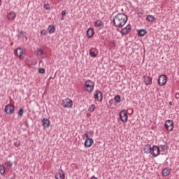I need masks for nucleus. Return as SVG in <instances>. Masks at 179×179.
I'll return each mask as SVG.
<instances>
[{
	"label": "nucleus",
	"instance_id": "nucleus-32",
	"mask_svg": "<svg viewBox=\"0 0 179 179\" xmlns=\"http://www.w3.org/2000/svg\"><path fill=\"white\" fill-rule=\"evenodd\" d=\"M43 8H44V9H45V10H50V4H48V3L44 4Z\"/></svg>",
	"mask_w": 179,
	"mask_h": 179
},
{
	"label": "nucleus",
	"instance_id": "nucleus-23",
	"mask_svg": "<svg viewBox=\"0 0 179 179\" xmlns=\"http://www.w3.org/2000/svg\"><path fill=\"white\" fill-rule=\"evenodd\" d=\"M48 29L49 30L50 34H52L53 33H55V26L54 25H49Z\"/></svg>",
	"mask_w": 179,
	"mask_h": 179
},
{
	"label": "nucleus",
	"instance_id": "nucleus-16",
	"mask_svg": "<svg viewBox=\"0 0 179 179\" xmlns=\"http://www.w3.org/2000/svg\"><path fill=\"white\" fill-rule=\"evenodd\" d=\"M93 143H94V141L93 139L85 140L84 146L85 148H90Z\"/></svg>",
	"mask_w": 179,
	"mask_h": 179
},
{
	"label": "nucleus",
	"instance_id": "nucleus-18",
	"mask_svg": "<svg viewBox=\"0 0 179 179\" xmlns=\"http://www.w3.org/2000/svg\"><path fill=\"white\" fill-rule=\"evenodd\" d=\"M161 150L162 152V155H166L167 154V149H169V146L165 144V145H159Z\"/></svg>",
	"mask_w": 179,
	"mask_h": 179
},
{
	"label": "nucleus",
	"instance_id": "nucleus-4",
	"mask_svg": "<svg viewBox=\"0 0 179 179\" xmlns=\"http://www.w3.org/2000/svg\"><path fill=\"white\" fill-rule=\"evenodd\" d=\"M165 129L171 132L174 129V122L171 120H168L164 123Z\"/></svg>",
	"mask_w": 179,
	"mask_h": 179
},
{
	"label": "nucleus",
	"instance_id": "nucleus-8",
	"mask_svg": "<svg viewBox=\"0 0 179 179\" xmlns=\"http://www.w3.org/2000/svg\"><path fill=\"white\" fill-rule=\"evenodd\" d=\"M160 154V148L157 145H153L151 150V155H152L153 157H157Z\"/></svg>",
	"mask_w": 179,
	"mask_h": 179
},
{
	"label": "nucleus",
	"instance_id": "nucleus-1",
	"mask_svg": "<svg viewBox=\"0 0 179 179\" xmlns=\"http://www.w3.org/2000/svg\"><path fill=\"white\" fill-rule=\"evenodd\" d=\"M128 22V16L125 13H120L117 14L113 19V26L118 29H122Z\"/></svg>",
	"mask_w": 179,
	"mask_h": 179
},
{
	"label": "nucleus",
	"instance_id": "nucleus-12",
	"mask_svg": "<svg viewBox=\"0 0 179 179\" xmlns=\"http://www.w3.org/2000/svg\"><path fill=\"white\" fill-rule=\"evenodd\" d=\"M55 177L56 179H65V172L62 169H59Z\"/></svg>",
	"mask_w": 179,
	"mask_h": 179
},
{
	"label": "nucleus",
	"instance_id": "nucleus-19",
	"mask_svg": "<svg viewBox=\"0 0 179 179\" xmlns=\"http://www.w3.org/2000/svg\"><path fill=\"white\" fill-rule=\"evenodd\" d=\"M15 18H16V13H15V11H11L8 15V20H15Z\"/></svg>",
	"mask_w": 179,
	"mask_h": 179
},
{
	"label": "nucleus",
	"instance_id": "nucleus-42",
	"mask_svg": "<svg viewBox=\"0 0 179 179\" xmlns=\"http://www.w3.org/2000/svg\"><path fill=\"white\" fill-rule=\"evenodd\" d=\"M169 104H170V106H171V104H172V102H169Z\"/></svg>",
	"mask_w": 179,
	"mask_h": 179
},
{
	"label": "nucleus",
	"instance_id": "nucleus-11",
	"mask_svg": "<svg viewBox=\"0 0 179 179\" xmlns=\"http://www.w3.org/2000/svg\"><path fill=\"white\" fill-rule=\"evenodd\" d=\"M143 82L145 86H150L152 85V79L149 76H143Z\"/></svg>",
	"mask_w": 179,
	"mask_h": 179
},
{
	"label": "nucleus",
	"instance_id": "nucleus-22",
	"mask_svg": "<svg viewBox=\"0 0 179 179\" xmlns=\"http://www.w3.org/2000/svg\"><path fill=\"white\" fill-rule=\"evenodd\" d=\"M146 20L147 22H149L150 23H153V22L156 21V17H155L153 15H148L146 17Z\"/></svg>",
	"mask_w": 179,
	"mask_h": 179
},
{
	"label": "nucleus",
	"instance_id": "nucleus-38",
	"mask_svg": "<svg viewBox=\"0 0 179 179\" xmlns=\"http://www.w3.org/2000/svg\"><path fill=\"white\" fill-rule=\"evenodd\" d=\"M20 37H24V31H20Z\"/></svg>",
	"mask_w": 179,
	"mask_h": 179
},
{
	"label": "nucleus",
	"instance_id": "nucleus-26",
	"mask_svg": "<svg viewBox=\"0 0 179 179\" xmlns=\"http://www.w3.org/2000/svg\"><path fill=\"white\" fill-rule=\"evenodd\" d=\"M114 100L115 103H117V104H118V103H121V96L120 95L115 96Z\"/></svg>",
	"mask_w": 179,
	"mask_h": 179
},
{
	"label": "nucleus",
	"instance_id": "nucleus-34",
	"mask_svg": "<svg viewBox=\"0 0 179 179\" xmlns=\"http://www.w3.org/2000/svg\"><path fill=\"white\" fill-rule=\"evenodd\" d=\"M14 146H15V148H19V146H20V141L15 142Z\"/></svg>",
	"mask_w": 179,
	"mask_h": 179
},
{
	"label": "nucleus",
	"instance_id": "nucleus-27",
	"mask_svg": "<svg viewBox=\"0 0 179 179\" xmlns=\"http://www.w3.org/2000/svg\"><path fill=\"white\" fill-rule=\"evenodd\" d=\"M95 108H96V106H94V104H92L91 106H90L88 108L89 113H93Z\"/></svg>",
	"mask_w": 179,
	"mask_h": 179
},
{
	"label": "nucleus",
	"instance_id": "nucleus-5",
	"mask_svg": "<svg viewBox=\"0 0 179 179\" xmlns=\"http://www.w3.org/2000/svg\"><path fill=\"white\" fill-rule=\"evenodd\" d=\"M157 83L159 86H164V85L167 83V76H166V75L159 76L157 80Z\"/></svg>",
	"mask_w": 179,
	"mask_h": 179
},
{
	"label": "nucleus",
	"instance_id": "nucleus-6",
	"mask_svg": "<svg viewBox=\"0 0 179 179\" xmlns=\"http://www.w3.org/2000/svg\"><path fill=\"white\" fill-rule=\"evenodd\" d=\"M4 111L6 114H8L10 115L11 114H13L15 113V106L12 104H8L6 106Z\"/></svg>",
	"mask_w": 179,
	"mask_h": 179
},
{
	"label": "nucleus",
	"instance_id": "nucleus-2",
	"mask_svg": "<svg viewBox=\"0 0 179 179\" xmlns=\"http://www.w3.org/2000/svg\"><path fill=\"white\" fill-rule=\"evenodd\" d=\"M84 89L86 92H88V93H92V92L94 90V82L92 81V80L85 81Z\"/></svg>",
	"mask_w": 179,
	"mask_h": 179
},
{
	"label": "nucleus",
	"instance_id": "nucleus-14",
	"mask_svg": "<svg viewBox=\"0 0 179 179\" xmlns=\"http://www.w3.org/2000/svg\"><path fill=\"white\" fill-rule=\"evenodd\" d=\"M42 124H43V127L44 128H50V125L51 124V122H50V120H48L47 118H43L42 120Z\"/></svg>",
	"mask_w": 179,
	"mask_h": 179
},
{
	"label": "nucleus",
	"instance_id": "nucleus-37",
	"mask_svg": "<svg viewBox=\"0 0 179 179\" xmlns=\"http://www.w3.org/2000/svg\"><path fill=\"white\" fill-rule=\"evenodd\" d=\"M41 36H45V34H46L45 30V29H43V30L41 31Z\"/></svg>",
	"mask_w": 179,
	"mask_h": 179
},
{
	"label": "nucleus",
	"instance_id": "nucleus-21",
	"mask_svg": "<svg viewBox=\"0 0 179 179\" xmlns=\"http://www.w3.org/2000/svg\"><path fill=\"white\" fill-rule=\"evenodd\" d=\"M94 24L95 27H103V26H104V23L101 20H97Z\"/></svg>",
	"mask_w": 179,
	"mask_h": 179
},
{
	"label": "nucleus",
	"instance_id": "nucleus-25",
	"mask_svg": "<svg viewBox=\"0 0 179 179\" xmlns=\"http://www.w3.org/2000/svg\"><path fill=\"white\" fill-rule=\"evenodd\" d=\"M146 33H147L146 29H140L138 31V36H140V37H143V36H145Z\"/></svg>",
	"mask_w": 179,
	"mask_h": 179
},
{
	"label": "nucleus",
	"instance_id": "nucleus-17",
	"mask_svg": "<svg viewBox=\"0 0 179 179\" xmlns=\"http://www.w3.org/2000/svg\"><path fill=\"white\" fill-rule=\"evenodd\" d=\"M93 34H94V29L90 27L87 30V36L89 38H92V37H93Z\"/></svg>",
	"mask_w": 179,
	"mask_h": 179
},
{
	"label": "nucleus",
	"instance_id": "nucleus-7",
	"mask_svg": "<svg viewBox=\"0 0 179 179\" xmlns=\"http://www.w3.org/2000/svg\"><path fill=\"white\" fill-rule=\"evenodd\" d=\"M94 99L96 100V101L101 103V101H103V93H101V91L96 90L94 92Z\"/></svg>",
	"mask_w": 179,
	"mask_h": 179
},
{
	"label": "nucleus",
	"instance_id": "nucleus-31",
	"mask_svg": "<svg viewBox=\"0 0 179 179\" xmlns=\"http://www.w3.org/2000/svg\"><path fill=\"white\" fill-rule=\"evenodd\" d=\"M5 164H6V166L7 167H10V168H11L12 166H13V164L12 162H10V161H7V162L5 163Z\"/></svg>",
	"mask_w": 179,
	"mask_h": 179
},
{
	"label": "nucleus",
	"instance_id": "nucleus-13",
	"mask_svg": "<svg viewBox=\"0 0 179 179\" xmlns=\"http://www.w3.org/2000/svg\"><path fill=\"white\" fill-rule=\"evenodd\" d=\"M14 53L16 56L19 57L20 59L22 58V55L24 54V52H23V48H17V50L14 52Z\"/></svg>",
	"mask_w": 179,
	"mask_h": 179
},
{
	"label": "nucleus",
	"instance_id": "nucleus-33",
	"mask_svg": "<svg viewBox=\"0 0 179 179\" xmlns=\"http://www.w3.org/2000/svg\"><path fill=\"white\" fill-rule=\"evenodd\" d=\"M84 136H85L86 141H90V139H93L92 138H89V134H87V133L84 134Z\"/></svg>",
	"mask_w": 179,
	"mask_h": 179
},
{
	"label": "nucleus",
	"instance_id": "nucleus-9",
	"mask_svg": "<svg viewBox=\"0 0 179 179\" xmlns=\"http://www.w3.org/2000/svg\"><path fill=\"white\" fill-rule=\"evenodd\" d=\"M120 118L122 122H127V121H128V114L127 113V111H125V110H122L120 113Z\"/></svg>",
	"mask_w": 179,
	"mask_h": 179
},
{
	"label": "nucleus",
	"instance_id": "nucleus-28",
	"mask_svg": "<svg viewBox=\"0 0 179 179\" xmlns=\"http://www.w3.org/2000/svg\"><path fill=\"white\" fill-rule=\"evenodd\" d=\"M90 55L92 58H96L97 57V50L96 52H93L92 50L90 51Z\"/></svg>",
	"mask_w": 179,
	"mask_h": 179
},
{
	"label": "nucleus",
	"instance_id": "nucleus-10",
	"mask_svg": "<svg viewBox=\"0 0 179 179\" xmlns=\"http://www.w3.org/2000/svg\"><path fill=\"white\" fill-rule=\"evenodd\" d=\"M131 29H132L131 24H128L124 28L122 29L120 31L122 36H127L128 33H131Z\"/></svg>",
	"mask_w": 179,
	"mask_h": 179
},
{
	"label": "nucleus",
	"instance_id": "nucleus-29",
	"mask_svg": "<svg viewBox=\"0 0 179 179\" xmlns=\"http://www.w3.org/2000/svg\"><path fill=\"white\" fill-rule=\"evenodd\" d=\"M0 173L1 176H3L5 174V166L3 165H0Z\"/></svg>",
	"mask_w": 179,
	"mask_h": 179
},
{
	"label": "nucleus",
	"instance_id": "nucleus-30",
	"mask_svg": "<svg viewBox=\"0 0 179 179\" xmlns=\"http://www.w3.org/2000/svg\"><path fill=\"white\" fill-rule=\"evenodd\" d=\"M18 114L20 117H22L23 114H24V109L23 108H20Z\"/></svg>",
	"mask_w": 179,
	"mask_h": 179
},
{
	"label": "nucleus",
	"instance_id": "nucleus-3",
	"mask_svg": "<svg viewBox=\"0 0 179 179\" xmlns=\"http://www.w3.org/2000/svg\"><path fill=\"white\" fill-rule=\"evenodd\" d=\"M62 106L64 107V108H72L73 101L69 98H66L65 99L62 100Z\"/></svg>",
	"mask_w": 179,
	"mask_h": 179
},
{
	"label": "nucleus",
	"instance_id": "nucleus-20",
	"mask_svg": "<svg viewBox=\"0 0 179 179\" xmlns=\"http://www.w3.org/2000/svg\"><path fill=\"white\" fill-rule=\"evenodd\" d=\"M170 173H171V169L169 168H164L162 170V176H164V177H167V176H170Z\"/></svg>",
	"mask_w": 179,
	"mask_h": 179
},
{
	"label": "nucleus",
	"instance_id": "nucleus-41",
	"mask_svg": "<svg viewBox=\"0 0 179 179\" xmlns=\"http://www.w3.org/2000/svg\"><path fill=\"white\" fill-rule=\"evenodd\" d=\"M2 5V0H0V6Z\"/></svg>",
	"mask_w": 179,
	"mask_h": 179
},
{
	"label": "nucleus",
	"instance_id": "nucleus-36",
	"mask_svg": "<svg viewBox=\"0 0 179 179\" xmlns=\"http://www.w3.org/2000/svg\"><path fill=\"white\" fill-rule=\"evenodd\" d=\"M67 13L65 10L62 11V17H64V16H66Z\"/></svg>",
	"mask_w": 179,
	"mask_h": 179
},
{
	"label": "nucleus",
	"instance_id": "nucleus-15",
	"mask_svg": "<svg viewBox=\"0 0 179 179\" xmlns=\"http://www.w3.org/2000/svg\"><path fill=\"white\" fill-rule=\"evenodd\" d=\"M143 152H144V153H145L146 155H149L150 153H152V147L150 146V144H146V145L144 146Z\"/></svg>",
	"mask_w": 179,
	"mask_h": 179
},
{
	"label": "nucleus",
	"instance_id": "nucleus-24",
	"mask_svg": "<svg viewBox=\"0 0 179 179\" xmlns=\"http://www.w3.org/2000/svg\"><path fill=\"white\" fill-rule=\"evenodd\" d=\"M42 55H44V50L41 48H38L36 50V57H41Z\"/></svg>",
	"mask_w": 179,
	"mask_h": 179
},
{
	"label": "nucleus",
	"instance_id": "nucleus-40",
	"mask_svg": "<svg viewBox=\"0 0 179 179\" xmlns=\"http://www.w3.org/2000/svg\"><path fill=\"white\" fill-rule=\"evenodd\" d=\"M175 96H176V99H179V93H176Z\"/></svg>",
	"mask_w": 179,
	"mask_h": 179
},
{
	"label": "nucleus",
	"instance_id": "nucleus-35",
	"mask_svg": "<svg viewBox=\"0 0 179 179\" xmlns=\"http://www.w3.org/2000/svg\"><path fill=\"white\" fill-rule=\"evenodd\" d=\"M38 72H39V73H41L43 75V73H45V69H40Z\"/></svg>",
	"mask_w": 179,
	"mask_h": 179
},
{
	"label": "nucleus",
	"instance_id": "nucleus-39",
	"mask_svg": "<svg viewBox=\"0 0 179 179\" xmlns=\"http://www.w3.org/2000/svg\"><path fill=\"white\" fill-rule=\"evenodd\" d=\"M110 46L112 47V48L115 47V43L114 41L110 42Z\"/></svg>",
	"mask_w": 179,
	"mask_h": 179
}]
</instances>
